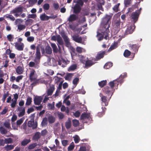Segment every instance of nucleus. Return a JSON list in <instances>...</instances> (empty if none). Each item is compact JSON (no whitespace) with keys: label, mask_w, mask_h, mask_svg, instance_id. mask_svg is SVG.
I'll return each instance as SVG.
<instances>
[{"label":"nucleus","mask_w":151,"mask_h":151,"mask_svg":"<svg viewBox=\"0 0 151 151\" xmlns=\"http://www.w3.org/2000/svg\"><path fill=\"white\" fill-rule=\"evenodd\" d=\"M112 15V14H111L109 15L106 14L102 19L101 25L103 27V29H104V30L105 29V31L104 34L106 35L105 38L108 36V33L109 32V28L110 27V20L111 19Z\"/></svg>","instance_id":"obj_1"},{"label":"nucleus","mask_w":151,"mask_h":151,"mask_svg":"<svg viewBox=\"0 0 151 151\" xmlns=\"http://www.w3.org/2000/svg\"><path fill=\"white\" fill-rule=\"evenodd\" d=\"M41 46L38 45L36 47L35 45L33 44L30 46V48L31 50H35L36 49V51L35 54V58L34 60L35 62H36L37 60H40L41 58V54L40 52Z\"/></svg>","instance_id":"obj_2"},{"label":"nucleus","mask_w":151,"mask_h":151,"mask_svg":"<svg viewBox=\"0 0 151 151\" xmlns=\"http://www.w3.org/2000/svg\"><path fill=\"white\" fill-rule=\"evenodd\" d=\"M121 22L120 19H114L112 22L113 29L114 30L115 34L117 33L122 27L121 26Z\"/></svg>","instance_id":"obj_3"},{"label":"nucleus","mask_w":151,"mask_h":151,"mask_svg":"<svg viewBox=\"0 0 151 151\" xmlns=\"http://www.w3.org/2000/svg\"><path fill=\"white\" fill-rule=\"evenodd\" d=\"M41 50L42 54L45 56H46L45 54L48 55H50L52 53V49L49 45H47L45 49L44 47H41Z\"/></svg>","instance_id":"obj_4"},{"label":"nucleus","mask_w":151,"mask_h":151,"mask_svg":"<svg viewBox=\"0 0 151 151\" xmlns=\"http://www.w3.org/2000/svg\"><path fill=\"white\" fill-rule=\"evenodd\" d=\"M140 14V11L139 10H136L135 12L132 13L131 18L134 23H136L138 20Z\"/></svg>","instance_id":"obj_5"},{"label":"nucleus","mask_w":151,"mask_h":151,"mask_svg":"<svg viewBox=\"0 0 151 151\" xmlns=\"http://www.w3.org/2000/svg\"><path fill=\"white\" fill-rule=\"evenodd\" d=\"M114 91V89H112V88L108 86L105 87L103 89V91L105 94L107 95L108 96L111 95L110 99H111Z\"/></svg>","instance_id":"obj_6"},{"label":"nucleus","mask_w":151,"mask_h":151,"mask_svg":"<svg viewBox=\"0 0 151 151\" xmlns=\"http://www.w3.org/2000/svg\"><path fill=\"white\" fill-rule=\"evenodd\" d=\"M61 35L65 42L66 46L67 47H70L71 46V44L70 42L69 39L64 32H61Z\"/></svg>","instance_id":"obj_7"},{"label":"nucleus","mask_w":151,"mask_h":151,"mask_svg":"<svg viewBox=\"0 0 151 151\" xmlns=\"http://www.w3.org/2000/svg\"><path fill=\"white\" fill-rule=\"evenodd\" d=\"M100 96L101 97L102 105L103 106H107L108 104V102L110 99H107L106 96L103 95L101 93H100Z\"/></svg>","instance_id":"obj_8"},{"label":"nucleus","mask_w":151,"mask_h":151,"mask_svg":"<svg viewBox=\"0 0 151 151\" xmlns=\"http://www.w3.org/2000/svg\"><path fill=\"white\" fill-rule=\"evenodd\" d=\"M56 17L55 16L53 15L52 16H48L44 13L41 14L40 16V19L42 21H47L50 19H55Z\"/></svg>","instance_id":"obj_9"},{"label":"nucleus","mask_w":151,"mask_h":151,"mask_svg":"<svg viewBox=\"0 0 151 151\" xmlns=\"http://www.w3.org/2000/svg\"><path fill=\"white\" fill-rule=\"evenodd\" d=\"M28 126L29 127H32L33 129H35L37 128V123L36 122H35L34 120L33 119H31L28 122Z\"/></svg>","instance_id":"obj_10"},{"label":"nucleus","mask_w":151,"mask_h":151,"mask_svg":"<svg viewBox=\"0 0 151 151\" xmlns=\"http://www.w3.org/2000/svg\"><path fill=\"white\" fill-rule=\"evenodd\" d=\"M14 44V46L16 49L19 51H22L23 50L24 47V45L23 43L16 42Z\"/></svg>","instance_id":"obj_11"},{"label":"nucleus","mask_w":151,"mask_h":151,"mask_svg":"<svg viewBox=\"0 0 151 151\" xmlns=\"http://www.w3.org/2000/svg\"><path fill=\"white\" fill-rule=\"evenodd\" d=\"M129 47L130 48V50H133L134 52V53L133 56L132 58H133L134 56L135 53L137 52L138 51L139 47V45L136 44L130 45H129Z\"/></svg>","instance_id":"obj_12"},{"label":"nucleus","mask_w":151,"mask_h":151,"mask_svg":"<svg viewBox=\"0 0 151 151\" xmlns=\"http://www.w3.org/2000/svg\"><path fill=\"white\" fill-rule=\"evenodd\" d=\"M134 27L133 25L127 26V29L125 33V35L132 34L134 31Z\"/></svg>","instance_id":"obj_13"},{"label":"nucleus","mask_w":151,"mask_h":151,"mask_svg":"<svg viewBox=\"0 0 151 151\" xmlns=\"http://www.w3.org/2000/svg\"><path fill=\"white\" fill-rule=\"evenodd\" d=\"M119 83H120L119 81L117 79L116 80L110 82L108 84L110 86V88H112V89H114V86L116 85L118 86Z\"/></svg>","instance_id":"obj_14"},{"label":"nucleus","mask_w":151,"mask_h":151,"mask_svg":"<svg viewBox=\"0 0 151 151\" xmlns=\"http://www.w3.org/2000/svg\"><path fill=\"white\" fill-rule=\"evenodd\" d=\"M42 100V98L41 96H36L34 99V104L36 105H39L40 104Z\"/></svg>","instance_id":"obj_15"},{"label":"nucleus","mask_w":151,"mask_h":151,"mask_svg":"<svg viewBox=\"0 0 151 151\" xmlns=\"http://www.w3.org/2000/svg\"><path fill=\"white\" fill-rule=\"evenodd\" d=\"M78 16L75 14H72L70 15L68 19V21L69 22H72L78 19Z\"/></svg>","instance_id":"obj_16"},{"label":"nucleus","mask_w":151,"mask_h":151,"mask_svg":"<svg viewBox=\"0 0 151 151\" xmlns=\"http://www.w3.org/2000/svg\"><path fill=\"white\" fill-rule=\"evenodd\" d=\"M72 38L73 40L75 42L81 43L82 40V39L81 37L79 36L78 35H74L73 37Z\"/></svg>","instance_id":"obj_17"},{"label":"nucleus","mask_w":151,"mask_h":151,"mask_svg":"<svg viewBox=\"0 0 151 151\" xmlns=\"http://www.w3.org/2000/svg\"><path fill=\"white\" fill-rule=\"evenodd\" d=\"M73 13L76 14H78L79 13L81 10V7L79 6H78L77 4H75L74 6Z\"/></svg>","instance_id":"obj_18"},{"label":"nucleus","mask_w":151,"mask_h":151,"mask_svg":"<svg viewBox=\"0 0 151 151\" xmlns=\"http://www.w3.org/2000/svg\"><path fill=\"white\" fill-rule=\"evenodd\" d=\"M105 53V51H100L99 52L96 56V60H99L103 58L104 57V55Z\"/></svg>","instance_id":"obj_19"},{"label":"nucleus","mask_w":151,"mask_h":151,"mask_svg":"<svg viewBox=\"0 0 151 151\" xmlns=\"http://www.w3.org/2000/svg\"><path fill=\"white\" fill-rule=\"evenodd\" d=\"M23 11L22 8V7H16L11 11L10 13L14 14L15 13H21Z\"/></svg>","instance_id":"obj_20"},{"label":"nucleus","mask_w":151,"mask_h":151,"mask_svg":"<svg viewBox=\"0 0 151 151\" xmlns=\"http://www.w3.org/2000/svg\"><path fill=\"white\" fill-rule=\"evenodd\" d=\"M18 110L20 111L18 114L19 117H21L23 116L25 113V108L23 107H18Z\"/></svg>","instance_id":"obj_21"},{"label":"nucleus","mask_w":151,"mask_h":151,"mask_svg":"<svg viewBox=\"0 0 151 151\" xmlns=\"http://www.w3.org/2000/svg\"><path fill=\"white\" fill-rule=\"evenodd\" d=\"M55 89V88L54 85L50 86V87L48 89L47 91V96L52 95Z\"/></svg>","instance_id":"obj_22"},{"label":"nucleus","mask_w":151,"mask_h":151,"mask_svg":"<svg viewBox=\"0 0 151 151\" xmlns=\"http://www.w3.org/2000/svg\"><path fill=\"white\" fill-rule=\"evenodd\" d=\"M103 30H104V32H102V34L98 33L97 36L98 38V40L99 41H101V40H102L103 39V37L104 35H105L104 38L106 39H107V37L108 36H107L105 38V35H106L105 34L104 35V32L105 31V29H104H104H103Z\"/></svg>","instance_id":"obj_23"},{"label":"nucleus","mask_w":151,"mask_h":151,"mask_svg":"<svg viewBox=\"0 0 151 151\" xmlns=\"http://www.w3.org/2000/svg\"><path fill=\"white\" fill-rule=\"evenodd\" d=\"M4 126L5 127L9 129V130L12 129L11 127L9 119H8V120L4 122Z\"/></svg>","instance_id":"obj_24"},{"label":"nucleus","mask_w":151,"mask_h":151,"mask_svg":"<svg viewBox=\"0 0 151 151\" xmlns=\"http://www.w3.org/2000/svg\"><path fill=\"white\" fill-rule=\"evenodd\" d=\"M35 72L34 70H32L31 71L29 76V78L31 81H35L36 78L34 77L35 73Z\"/></svg>","instance_id":"obj_25"},{"label":"nucleus","mask_w":151,"mask_h":151,"mask_svg":"<svg viewBox=\"0 0 151 151\" xmlns=\"http://www.w3.org/2000/svg\"><path fill=\"white\" fill-rule=\"evenodd\" d=\"M41 137L40 133L39 132H37L32 137L34 140L37 141Z\"/></svg>","instance_id":"obj_26"},{"label":"nucleus","mask_w":151,"mask_h":151,"mask_svg":"<svg viewBox=\"0 0 151 151\" xmlns=\"http://www.w3.org/2000/svg\"><path fill=\"white\" fill-rule=\"evenodd\" d=\"M23 68L21 66H18L16 68V72L18 75H20L23 73Z\"/></svg>","instance_id":"obj_27"},{"label":"nucleus","mask_w":151,"mask_h":151,"mask_svg":"<svg viewBox=\"0 0 151 151\" xmlns=\"http://www.w3.org/2000/svg\"><path fill=\"white\" fill-rule=\"evenodd\" d=\"M48 124L47 118L45 117L43 118L41 123V125L42 127L46 126Z\"/></svg>","instance_id":"obj_28"},{"label":"nucleus","mask_w":151,"mask_h":151,"mask_svg":"<svg viewBox=\"0 0 151 151\" xmlns=\"http://www.w3.org/2000/svg\"><path fill=\"white\" fill-rule=\"evenodd\" d=\"M65 126L67 129H69L70 128L71 126V122L69 119L65 122Z\"/></svg>","instance_id":"obj_29"},{"label":"nucleus","mask_w":151,"mask_h":151,"mask_svg":"<svg viewBox=\"0 0 151 151\" xmlns=\"http://www.w3.org/2000/svg\"><path fill=\"white\" fill-rule=\"evenodd\" d=\"M127 76V74L125 73H124L123 75H121L120 76L119 78H117V80L119 81L120 83H122L123 82V79L124 78L126 77Z\"/></svg>","instance_id":"obj_30"},{"label":"nucleus","mask_w":151,"mask_h":151,"mask_svg":"<svg viewBox=\"0 0 151 151\" xmlns=\"http://www.w3.org/2000/svg\"><path fill=\"white\" fill-rule=\"evenodd\" d=\"M48 121L50 124H52L55 121V118L52 115L49 116L48 118Z\"/></svg>","instance_id":"obj_31"},{"label":"nucleus","mask_w":151,"mask_h":151,"mask_svg":"<svg viewBox=\"0 0 151 151\" xmlns=\"http://www.w3.org/2000/svg\"><path fill=\"white\" fill-rule=\"evenodd\" d=\"M37 60H36V62H34L32 61L30 62L29 63V66L30 67H35V68H36L37 67H38V63L37 62Z\"/></svg>","instance_id":"obj_32"},{"label":"nucleus","mask_w":151,"mask_h":151,"mask_svg":"<svg viewBox=\"0 0 151 151\" xmlns=\"http://www.w3.org/2000/svg\"><path fill=\"white\" fill-rule=\"evenodd\" d=\"M31 140L29 139H24L21 142V144L22 146H25L27 145L30 142Z\"/></svg>","instance_id":"obj_33"},{"label":"nucleus","mask_w":151,"mask_h":151,"mask_svg":"<svg viewBox=\"0 0 151 151\" xmlns=\"http://www.w3.org/2000/svg\"><path fill=\"white\" fill-rule=\"evenodd\" d=\"M51 45L53 49V51L54 52L57 53L58 52V49L55 43H52L51 44Z\"/></svg>","instance_id":"obj_34"},{"label":"nucleus","mask_w":151,"mask_h":151,"mask_svg":"<svg viewBox=\"0 0 151 151\" xmlns=\"http://www.w3.org/2000/svg\"><path fill=\"white\" fill-rule=\"evenodd\" d=\"M90 117L89 114L86 113H83L82 114L81 116L80 119H88Z\"/></svg>","instance_id":"obj_35"},{"label":"nucleus","mask_w":151,"mask_h":151,"mask_svg":"<svg viewBox=\"0 0 151 151\" xmlns=\"http://www.w3.org/2000/svg\"><path fill=\"white\" fill-rule=\"evenodd\" d=\"M57 41L59 45H63V42L60 35H57Z\"/></svg>","instance_id":"obj_36"},{"label":"nucleus","mask_w":151,"mask_h":151,"mask_svg":"<svg viewBox=\"0 0 151 151\" xmlns=\"http://www.w3.org/2000/svg\"><path fill=\"white\" fill-rule=\"evenodd\" d=\"M117 45L118 43L117 42H114L113 44L110 46L108 50V51H110L116 48L117 47Z\"/></svg>","instance_id":"obj_37"},{"label":"nucleus","mask_w":151,"mask_h":151,"mask_svg":"<svg viewBox=\"0 0 151 151\" xmlns=\"http://www.w3.org/2000/svg\"><path fill=\"white\" fill-rule=\"evenodd\" d=\"M94 64L92 61L90 60H87L86 62L85 66L86 67H88L91 66Z\"/></svg>","instance_id":"obj_38"},{"label":"nucleus","mask_w":151,"mask_h":151,"mask_svg":"<svg viewBox=\"0 0 151 151\" xmlns=\"http://www.w3.org/2000/svg\"><path fill=\"white\" fill-rule=\"evenodd\" d=\"M102 111L99 112L98 113V116L99 117H102L104 114L105 112L106 111V107H102Z\"/></svg>","instance_id":"obj_39"},{"label":"nucleus","mask_w":151,"mask_h":151,"mask_svg":"<svg viewBox=\"0 0 151 151\" xmlns=\"http://www.w3.org/2000/svg\"><path fill=\"white\" fill-rule=\"evenodd\" d=\"M131 54V52L128 50H125L124 52L123 55L125 58H128Z\"/></svg>","instance_id":"obj_40"},{"label":"nucleus","mask_w":151,"mask_h":151,"mask_svg":"<svg viewBox=\"0 0 151 151\" xmlns=\"http://www.w3.org/2000/svg\"><path fill=\"white\" fill-rule=\"evenodd\" d=\"M107 83L106 80H103L99 82L98 83L99 86L101 88L103 87L104 86H105Z\"/></svg>","instance_id":"obj_41"},{"label":"nucleus","mask_w":151,"mask_h":151,"mask_svg":"<svg viewBox=\"0 0 151 151\" xmlns=\"http://www.w3.org/2000/svg\"><path fill=\"white\" fill-rule=\"evenodd\" d=\"M4 148L6 151H9L12 150L14 148V146L12 145H7Z\"/></svg>","instance_id":"obj_42"},{"label":"nucleus","mask_w":151,"mask_h":151,"mask_svg":"<svg viewBox=\"0 0 151 151\" xmlns=\"http://www.w3.org/2000/svg\"><path fill=\"white\" fill-rule=\"evenodd\" d=\"M120 5L119 3L115 5L113 8V10L116 12H118L119 11V8Z\"/></svg>","instance_id":"obj_43"},{"label":"nucleus","mask_w":151,"mask_h":151,"mask_svg":"<svg viewBox=\"0 0 151 151\" xmlns=\"http://www.w3.org/2000/svg\"><path fill=\"white\" fill-rule=\"evenodd\" d=\"M32 102V98L29 97H28L27 99L26 102L25 104L26 106L30 105Z\"/></svg>","instance_id":"obj_44"},{"label":"nucleus","mask_w":151,"mask_h":151,"mask_svg":"<svg viewBox=\"0 0 151 151\" xmlns=\"http://www.w3.org/2000/svg\"><path fill=\"white\" fill-rule=\"evenodd\" d=\"M0 132L2 134H5L7 133V131L4 128L1 127H0Z\"/></svg>","instance_id":"obj_45"},{"label":"nucleus","mask_w":151,"mask_h":151,"mask_svg":"<svg viewBox=\"0 0 151 151\" xmlns=\"http://www.w3.org/2000/svg\"><path fill=\"white\" fill-rule=\"evenodd\" d=\"M104 1H103L101 3H100L99 4H98L97 7L99 10H101L102 11H104L102 8V5H104Z\"/></svg>","instance_id":"obj_46"},{"label":"nucleus","mask_w":151,"mask_h":151,"mask_svg":"<svg viewBox=\"0 0 151 151\" xmlns=\"http://www.w3.org/2000/svg\"><path fill=\"white\" fill-rule=\"evenodd\" d=\"M73 125L74 127H77L79 125V121L76 119H73L72 121Z\"/></svg>","instance_id":"obj_47"},{"label":"nucleus","mask_w":151,"mask_h":151,"mask_svg":"<svg viewBox=\"0 0 151 151\" xmlns=\"http://www.w3.org/2000/svg\"><path fill=\"white\" fill-rule=\"evenodd\" d=\"M74 146H75L73 142H72L68 148V151H70L73 150L74 148Z\"/></svg>","instance_id":"obj_48"},{"label":"nucleus","mask_w":151,"mask_h":151,"mask_svg":"<svg viewBox=\"0 0 151 151\" xmlns=\"http://www.w3.org/2000/svg\"><path fill=\"white\" fill-rule=\"evenodd\" d=\"M112 66V63L110 62H108L105 64L104 66V67L106 69H108Z\"/></svg>","instance_id":"obj_49"},{"label":"nucleus","mask_w":151,"mask_h":151,"mask_svg":"<svg viewBox=\"0 0 151 151\" xmlns=\"http://www.w3.org/2000/svg\"><path fill=\"white\" fill-rule=\"evenodd\" d=\"M33 20L32 19H28L27 20H26L25 22V23L27 25H30L32 24L33 22Z\"/></svg>","instance_id":"obj_50"},{"label":"nucleus","mask_w":151,"mask_h":151,"mask_svg":"<svg viewBox=\"0 0 151 151\" xmlns=\"http://www.w3.org/2000/svg\"><path fill=\"white\" fill-rule=\"evenodd\" d=\"M77 66L76 64H73L71 65L68 69L69 71L73 70L76 69Z\"/></svg>","instance_id":"obj_51"},{"label":"nucleus","mask_w":151,"mask_h":151,"mask_svg":"<svg viewBox=\"0 0 151 151\" xmlns=\"http://www.w3.org/2000/svg\"><path fill=\"white\" fill-rule=\"evenodd\" d=\"M7 38L9 41L11 42L14 39V35L11 34H9L7 35Z\"/></svg>","instance_id":"obj_52"},{"label":"nucleus","mask_w":151,"mask_h":151,"mask_svg":"<svg viewBox=\"0 0 151 151\" xmlns=\"http://www.w3.org/2000/svg\"><path fill=\"white\" fill-rule=\"evenodd\" d=\"M55 80L54 82L55 83L58 84V83L61 81L62 78H59L57 76H55L54 78Z\"/></svg>","instance_id":"obj_53"},{"label":"nucleus","mask_w":151,"mask_h":151,"mask_svg":"<svg viewBox=\"0 0 151 151\" xmlns=\"http://www.w3.org/2000/svg\"><path fill=\"white\" fill-rule=\"evenodd\" d=\"M37 145V144L36 143H33L29 145L28 147V149L31 150L34 148Z\"/></svg>","instance_id":"obj_54"},{"label":"nucleus","mask_w":151,"mask_h":151,"mask_svg":"<svg viewBox=\"0 0 151 151\" xmlns=\"http://www.w3.org/2000/svg\"><path fill=\"white\" fill-rule=\"evenodd\" d=\"M12 139L11 138L5 139V142L6 144L11 143L12 142Z\"/></svg>","instance_id":"obj_55"},{"label":"nucleus","mask_w":151,"mask_h":151,"mask_svg":"<svg viewBox=\"0 0 151 151\" xmlns=\"http://www.w3.org/2000/svg\"><path fill=\"white\" fill-rule=\"evenodd\" d=\"M43 7L44 10H47L49 9L50 5L48 3L45 4L43 5Z\"/></svg>","instance_id":"obj_56"},{"label":"nucleus","mask_w":151,"mask_h":151,"mask_svg":"<svg viewBox=\"0 0 151 151\" xmlns=\"http://www.w3.org/2000/svg\"><path fill=\"white\" fill-rule=\"evenodd\" d=\"M17 27L18 29L20 31L25 29L26 28V26L24 25L20 24L17 26Z\"/></svg>","instance_id":"obj_57"},{"label":"nucleus","mask_w":151,"mask_h":151,"mask_svg":"<svg viewBox=\"0 0 151 151\" xmlns=\"http://www.w3.org/2000/svg\"><path fill=\"white\" fill-rule=\"evenodd\" d=\"M9 96V93L8 92H7L6 93H4L3 96V98L1 100L3 101V103H4L5 101V100H6V97L8 96Z\"/></svg>","instance_id":"obj_58"},{"label":"nucleus","mask_w":151,"mask_h":151,"mask_svg":"<svg viewBox=\"0 0 151 151\" xmlns=\"http://www.w3.org/2000/svg\"><path fill=\"white\" fill-rule=\"evenodd\" d=\"M34 82H33L31 84V86L32 87L35 86L37 84H38L39 81V79H35V81H34Z\"/></svg>","instance_id":"obj_59"},{"label":"nucleus","mask_w":151,"mask_h":151,"mask_svg":"<svg viewBox=\"0 0 151 151\" xmlns=\"http://www.w3.org/2000/svg\"><path fill=\"white\" fill-rule=\"evenodd\" d=\"M77 4L78 6H79L81 7L83 5V2L82 0H78L77 4Z\"/></svg>","instance_id":"obj_60"},{"label":"nucleus","mask_w":151,"mask_h":151,"mask_svg":"<svg viewBox=\"0 0 151 151\" xmlns=\"http://www.w3.org/2000/svg\"><path fill=\"white\" fill-rule=\"evenodd\" d=\"M79 79L78 78H76L73 81V84L76 85V86L78 82L79 81Z\"/></svg>","instance_id":"obj_61"},{"label":"nucleus","mask_w":151,"mask_h":151,"mask_svg":"<svg viewBox=\"0 0 151 151\" xmlns=\"http://www.w3.org/2000/svg\"><path fill=\"white\" fill-rule=\"evenodd\" d=\"M131 2V0H124V3L125 6H127L128 5H129Z\"/></svg>","instance_id":"obj_62"},{"label":"nucleus","mask_w":151,"mask_h":151,"mask_svg":"<svg viewBox=\"0 0 151 151\" xmlns=\"http://www.w3.org/2000/svg\"><path fill=\"white\" fill-rule=\"evenodd\" d=\"M37 16L36 14H29L27 16V18H33L34 19Z\"/></svg>","instance_id":"obj_63"},{"label":"nucleus","mask_w":151,"mask_h":151,"mask_svg":"<svg viewBox=\"0 0 151 151\" xmlns=\"http://www.w3.org/2000/svg\"><path fill=\"white\" fill-rule=\"evenodd\" d=\"M62 143L63 146H66L68 145V141L67 140H63L62 141Z\"/></svg>","instance_id":"obj_64"}]
</instances>
